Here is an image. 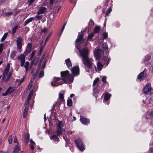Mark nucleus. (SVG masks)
<instances>
[{
	"instance_id": "f257e3e1",
	"label": "nucleus",
	"mask_w": 153,
	"mask_h": 153,
	"mask_svg": "<svg viewBox=\"0 0 153 153\" xmlns=\"http://www.w3.org/2000/svg\"><path fill=\"white\" fill-rule=\"evenodd\" d=\"M77 49L82 57V61L85 66V69L86 71L88 73H94L92 68L94 65L93 63V60L88 57L89 52L88 49L86 48H84L80 50L78 48Z\"/></svg>"
},
{
	"instance_id": "f03ea898",
	"label": "nucleus",
	"mask_w": 153,
	"mask_h": 153,
	"mask_svg": "<svg viewBox=\"0 0 153 153\" xmlns=\"http://www.w3.org/2000/svg\"><path fill=\"white\" fill-rule=\"evenodd\" d=\"M61 76L62 81H60L59 78L55 77L51 82V85L53 86H57L62 84L63 82L65 83L72 82L74 78L72 75L69 74L68 71H66L61 72Z\"/></svg>"
},
{
	"instance_id": "7ed1b4c3",
	"label": "nucleus",
	"mask_w": 153,
	"mask_h": 153,
	"mask_svg": "<svg viewBox=\"0 0 153 153\" xmlns=\"http://www.w3.org/2000/svg\"><path fill=\"white\" fill-rule=\"evenodd\" d=\"M143 92L146 94H150L153 93V89L149 83L146 84L143 89Z\"/></svg>"
},
{
	"instance_id": "20e7f679",
	"label": "nucleus",
	"mask_w": 153,
	"mask_h": 153,
	"mask_svg": "<svg viewBox=\"0 0 153 153\" xmlns=\"http://www.w3.org/2000/svg\"><path fill=\"white\" fill-rule=\"evenodd\" d=\"M75 143L79 149L81 151H83L85 149V148L83 142L80 139H78L75 141Z\"/></svg>"
},
{
	"instance_id": "39448f33",
	"label": "nucleus",
	"mask_w": 153,
	"mask_h": 153,
	"mask_svg": "<svg viewBox=\"0 0 153 153\" xmlns=\"http://www.w3.org/2000/svg\"><path fill=\"white\" fill-rule=\"evenodd\" d=\"M18 59L21 62V66L23 67L25 62V56L24 55L21 54L18 56Z\"/></svg>"
},
{
	"instance_id": "423d86ee",
	"label": "nucleus",
	"mask_w": 153,
	"mask_h": 153,
	"mask_svg": "<svg viewBox=\"0 0 153 153\" xmlns=\"http://www.w3.org/2000/svg\"><path fill=\"white\" fill-rule=\"evenodd\" d=\"M102 54V51L100 49H97L94 53V55L96 59H99Z\"/></svg>"
},
{
	"instance_id": "0eeeda50",
	"label": "nucleus",
	"mask_w": 153,
	"mask_h": 153,
	"mask_svg": "<svg viewBox=\"0 0 153 153\" xmlns=\"http://www.w3.org/2000/svg\"><path fill=\"white\" fill-rule=\"evenodd\" d=\"M72 73L76 76L79 74V68L77 66H75L71 69Z\"/></svg>"
},
{
	"instance_id": "6e6552de",
	"label": "nucleus",
	"mask_w": 153,
	"mask_h": 153,
	"mask_svg": "<svg viewBox=\"0 0 153 153\" xmlns=\"http://www.w3.org/2000/svg\"><path fill=\"white\" fill-rule=\"evenodd\" d=\"M22 38L19 37L16 40V44L17 48L19 49H20L22 47Z\"/></svg>"
},
{
	"instance_id": "1a4fd4ad",
	"label": "nucleus",
	"mask_w": 153,
	"mask_h": 153,
	"mask_svg": "<svg viewBox=\"0 0 153 153\" xmlns=\"http://www.w3.org/2000/svg\"><path fill=\"white\" fill-rule=\"evenodd\" d=\"M32 47V44L30 43H28L27 47L26 48V49L24 52V54L25 55H26L27 54L29 53L31 51Z\"/></svg>"
},
{
	"instance_id": "9d476101",
	"label": "nucleus",
	"mask_w": 153,
	"mask_h": 153,
	"mask_svg": "<svg viewBox=\"0 0 153 153\" xmlns=\"http://www.w3.org/2000/svg\"><path fill=\"white\" fill-rule=\"evenodd\" d=\"M145 71H143V72H142L138 76L137 78V80L139 82H140L141 80L144 78L146 76V74H144L143 72Z\"/></svg>"
},
{
	"instance_id": "9b49d317",
	"label": "nucleus",
	"mask_w": 153,
	"mask_h": 153,
	"mask_svg": "<svg viewBox=\"0 0 153 153\" xmlns=\"http://www.w3.org/2000/svg\"><path fill=\"white\" fill-rule=\"evenodd\" d=\"M80 120L82 124L84 125H87L89 123V121L87 119L84 117H81Z\"/></svg>"
},
{
	"instance_id": "f8f14e48",
	"label": "nucleus",
	"mask_w": 153,
	"mask_h": 153,
	"mask_svg": "<svg viewBox=\"0 0 153 153\" xmlns=\"http://www.w3.org/2000/svg\"><path fill=\"white\" fill-rule=\"evenodd\" d=\"M13 91V88L11 86H10L7 89V91L4 93L2 94V95L3 96H5L8 94H11Z\"/></svg>"
},
{
	"instance_id": "ddd939ff",
	"label": "nucleus",
	"mask_w": 153,
	"mask_h": 153,
	"mask_svg": "<svg viewBox=\"0 0 153 153\" xmlns=\"http://www.w3.org/2000/svg\"><path fill=\"white\" fill-rule=\"evenodd\" d=\"M83 36V33H81V34L79 35L78 37L76 39V42H79L80 43L83 44L84 41L82 40Z\"/></svg>"
},
{
	"instance_id": "4468645a",
	"label": "nucleus",
	"mask_w": 153,
	"mask_h": 153,
	"mask_svg": "<svg viewBox=\"0 0 153 153\" xmlns=\"http://www.w3.org/2000/svg\"><path fill=\"white\" fill-rule=\"evenodd\" d=\"M56 125L58 128H63L62 127L64 126V123L63 122L61 121L57 120L56 122Z\"/></svg>"
},
{
	"instance_id": "2eb2a0df",
	"label": "nucleus",
	"mask_w": 153,
	"mask_h": 153,
	"mask_svg": "<svg viewBox=\"0 0 153 153\" xmlns=\"http://www.w3.org/2000/svg\"><path fill=\"white\" fill-rule=\"evenodd\" d=\"M47 10V9L44 7H41L37 12L38 14L43 13H45Z\"/></svg>"
},
{
	"instance_id": "dca6fc26",
	"label": "nucleus",
	"mask_w": 153,
	"mask_h": 153,
	"mask_svg": "<svg viewBox=\"0 0 153 153\" xmlns=\"http://www.w3.org/2000/svg\"><path fill=\"white\" fill-rule=\"evenodd\" d=\"M111 96V95L110 94L108 93H105V95L103 102H105L107 101L110 99Z\"/></svg>"
},
{
	"instance_id": "f3484780",
	"label": "nucleus",
	"mask_w": 153,
	"mask_h": 153,
	"mask_svg": "<svg viewBox=\"0 0 153 153\" xmlns=\"http://www.w3.org/2000/svg\"><path fill=\"white\" fill-rule=\"evenodd\" d=\"M11 74H10L7 73V74H6L5 73H4L3 76V78L5 81H7L11 77Z\"/></svg>"
},
{
	"instance_id": "a211bd4d",
	"label": "nucleus",
	"mask_w": 153,
	"mask_h": 153,
	"mask_svg": "<svg viewBox=\"0 0 153 153\" xmlns=\"http://www.w3.org/2000/svg\"><path fill=\"white\" fill-rule=\"evenodd\" d=\"M102 48L104 50V52H103V54H104V52L106 53L108 51V46L107 43H104L102 44Z\"/></svg>"
},
{
	"instance_id": "6ab92c4d",
	"label": "nucleus",
	"mask_w": 153,
	"mask_h": 153,
	"mask_svg": "<svg viewBox=\"0 0 153 153\" xmlns=\"http://www.w3.org/2000/svg\"><path fill=\"white\" fill-rule=\"evenodd\" d=\"M29 65L30 64L29 62L27 61L26 62H25V64H24V66H23L24 67L25 69L26 73H27V72L29 70Z\"/></svg>"
},
{
	"instance_id": "aec40b11",
	"label": "nucleus",
	"mask_w": 153,
	"mask_h": 153,
	"mask_svg": "<svg viewBox=\"0 0 153 153\" xmlns=\"http://www.w3.org/2000/svg\"><path fill=\"white\" fill-rule=\"evenodd\" d=\"M19 143H18L17 145L16 146L14 147L13 153H19V152L20 150L18 146Z\"/></svg>"
},
{
	"instance_id": "412c9836",
	"label": "nucleus",
	"mask_w": 153,
	"mask_h": 153,
	"mask_svg": "<svg viewBox=\"0 0 153 153\" xmlns=\"http://www.w3.org/2000/svg\"><path fill=\"white\" fill-rule=\"evenodd\" d=\"M103 65L100 62L98 61L97 63V70L99 71H101L102 69Z\"/></svg>"
},
{
	"instance_id": "4be33fe9",
	"label": "nucleus",
	"mask_w": 153,
	"mask_h": 153,
	"mask_svg": "<svg viewBox=\"0 0 153 153\" xmlns=\"http://www.w3.org/2000/svg\"><path fill=\"white\" fill-rule=\"evenodd\" d=\"M34 19V18L32 17H30L26 20L25 22V25L26 26L27 25L31 22Z\"/></svg>"
},
{
	"instance_id": "5701e85b",
	"label": "nucleus",
	"mask_w": 153,
	"mask_h": 153,
	"mask_svg": "<svg viewBox=\"0 0 153 153\" xmlns=\"http://www.w3.org/2000/svg\"><path fill=\"white\" fill-rule=\"evenodd\" d=\"M65 62L66 63V65L69 68L71 67L72 66V64L69 59H68L65 60Z\"/></svg>"
},
{
	"instance_id": "b1692460",
	"label": "nucleus",
	"mask_w": 153,
	"mask_h": 153,
	"mask_svg": "<svg viewBox=\"0 0 153 153\" xmlns=\"http://www.w3.org/2000/svg\"><path fill=\"white\" fill-rule=\"evenodd\" d=\"M39 61V58L37 57H35L33 60L32 61L31 63L32 65H36Z\"/></svg>"
},
{
	"instance_id": "393cba45",
	"label": "nucleus",
	"mask_w": 153,
	"mask_h": 153,
	"mask_svg": "<svg viewBox=\"0 0 153 153\" xmlns=\"http://www.w3.org/2000/svg\"><path fill=\"white\" fill-rule=\"evenodd\" d=\"M63 130L64 129L63 128H57L56 132L57 135L59 136L62 133Z\"/></svg>"
},
{
	"instance_id": "a878e982",
	"label": "nucleus",
	"mask_w": 153,
	"mask_h": 153,
	"mask_svg": "<svg viewBox=\"0 0 153 153\" xmlns=\"http://www.w3.org/2000/svg\"><path fill=\"white\" fill-rule=\"evenodd\" d=\"M30 148L32 150H33L34 149V148L33 146L35 145V143L34 141L32 140L31 139L30 140Z\"/></svg>"
},
{
	"instance_id": "bb28decb",
	"label": "nucleus",
	"mask_w": 153,
	"mask_h": 153,
	"mask_svg": "<svg viewBox=\"0 0 153 153\" xmlns=\"http://www.w3.org/2000/svg\"><path fill=\"white\" fill-rule=\"evenodd\" d=\"M64 100L63 94H62L60 93L59 94V101L60 102Z\"/></svg>"
},
{
	"instance_id": "cd10ccee",
	"label": "nucleus",
	"mask_w": 153,
	"mask_h": 153,
	"mask_svg": "<svg viewBox=\"0 0 153 153\" xmlns=\"http://www.w3.org/2000/svg\"><path fill=\"white\" fill-rule=\"evenodd\" d=\"M10 67V64L8 63L7 65L6 68L4 69V73H5L6 74H7V73H8L9 69Z\"/></svg>"
},
{
	"instance_id": "c85d7f7f",
	"label": "nucleus",
	"mask_w": 153,
	"mask_h": 153,
	"mask_svg": "<svg viewBox=\"0 0 153 153\" xmlns=\"http://www.w3.org/2000/svg\"><path fill=\"white\" fill-rule=\"evenodd\" d=\"M51 139L54 140L59 141V138L55 134L51 136Z\"/></svg>"
},
{
	"instance_id": "c756f323",
	"label": "nucleus",
	"mask_w": 153,
	"mask_h": 153,
	"mask_svg": "<svg viewBox=\"0 0 153 153\" xmlns=\"http://www.w3.org/2000/svg\"><path fill=\"white\" fill-rule=\"evenodd\" d=\"M146 60L144 61V63L147 65L149 62V61H148L149 60L150 58V56L149 55H147L146 56Z\"/></svg>"
},
{
	"instance_id": "7c9ffc66",
	"label": "nucleus",
	"mask_w": 153,
	"mask_h": 153,
	"mask_svg": "<svg viewBox=\"0 0 153 153\" xmlns=\"http://www.w3.org/2000/svg\"><path fill=\"white\" fill-rule=\"evenodd\" d=\"M100 30V27L98 26H96L94 30V32L95 33H98Z\"/></svg>"
},
{
	"instance_id": "2f4dec72",
	"label": "nucleus",
	"mask_w": 153,
	"mask_h": 153,
	"mask_svg": "<svg viewBox=\"0 0 153 153\" xmlns=\"http://www.w3.org/2000/svg\"><path fill=\"white\" fill-rule=\"evenodd\" d=\"M18 27V25H16L12 28V33L13 34H14Z\"/></svg>"
},
{
	"instance_id": "473e14b6",
	"label": "nucleus",
	"mask_w": 153,
	"mask_h": 153,
	"mask_svg": "<svg viewBox=\"0 0 153 153\" xmlns=\"http://www.w3.org/2000/svg\"><path fill=\"white\" fill-rule=\"evenodd\" d=\"M29 138V134L28 133H26L25 136V140L26 141L27 144V143Z\"/></svg>"
},
{
	"instance_id": "72a5a7b5",
	"label": "nucleus",
	"mask_w": 153,
	"mask_h": 153,
	"mask_svg": "<svg viewBox=\"0 0 153 153\" xmlns=\"http://www.w3.org/2000/svg\"><path fill=\"white\" fill-rule=\"evenodd\" d=\"M35 52L36 51H34L32 52V53L29 56V59H31L33 58V57L35 55Z\"/></svg>"
},
{
	"instance_id": "f704fd0d",
	"label": "nucleus",
	"mask_w": 153,
	"mask_h": 153,
	"mask_svg": "<svg viewBox=\"0 0 153 153\" xmlns=\"http://www.w3.org/2000/svg\"><path fill=\"white\" fill-rule=\"evenodd\" d=\"M16 54V52L14 51H13L11 52L10 55V57L12 59H14V58Z\"/></svg>"
},
{
	"instance_id": "c9c22d12",
	"label": "nucleus",
	"mask_w": 153,
	"mask_h": 153,
	"mask_svg": "<svg viewBox=\"0 0 153 153\" xmlns=\"http://www.w3.org/2000/svg\"><path fill=\"white\" fill-rule=\"evenodd\" d=\"M8 140L9 144H11L12 142V135L9 136Z\"/></svg>"
},
{
	"instance_id": "e433bc0d",
	"label": "nucleus",
	"mask_w": 153,
	"mask_h": 153,
	"mask_svg": "<svg viewBox=\"0 0 153 153\" xmlns=\"http://www.w3.org/2000/svg\"><path fill=\"white\" fill-rule=\"evenodd\" d=\"M7 33H6L4 34L2 38H1V42L3 41L5 39L6 37L7 36Z\"/></svg>"
},
{
	"instance_id": "4c0bfd02",
	"label": "nucleus",
	"mask_w": 153,
	"mask_h": 153,
	"mask_svg": "<svg viewBox=\"0 0 153 153\" xmlns=\"http://www.w3.org/2000/svg\"><path fill=\"white\" fill-rule=\"evenodd\" d=\"M94 36V33H91L90 34H89L88 37V41H90L91 40V39L92 37H93Z\"/></svg>"
},
{
	"instance_id": "58836bf2",
	"label": "nucleus",
	"mask_w": 153,
	"mask_h": 153,
	"mask_svg": "<svg viewBox=\"0 0 153 153\" xmlns=\"http://www.w3.org/2000/svg\"><path fill=\"white\" fill-rule=\"evenodd\" d=\"M72 104V102L71 100L70 99L67 101V105L68 106H71Z\"/></svg>"
},
{
	"instance_id": "ea45409f",
	"label": "nucleus",
	"mask_w": 153,
	"mask_h": 153,
	"mask_svg": "<svg viewBox=\"0 0 153 153\" xmlns=\"http://www.w3.org/2000/svg\"><path fill=\"white\" fill-rule=\"evenodd\" d=\"M13 13V11H10L7 12L5 13V15L6 16H9L11 15Z\"/></svg>"
},
{
	"instance_id": "a19ab883",
	"label": "nucleus",
	"mask_w": 153,
	"mask_h": 153,
	"mask_svg": "<svg viewBox=\"0 0 153 153\" xmlns=\"http://www.w3.org/2000/svg\"><path fill=\"white\" fill-rule=\"evenodd\" d=\"M111 8L110 7H109L107 10L106 15L107 16H108L109 14L111 13Z\"/></svg>"
},
{
	"instance_id": "79ce46f5",
	"label": "nucleus",
	"mask_w": 153,
	"mask_h": 153,
	"mask_svg": "<svg viewBox=\"0 0 153 153\" xmlns=\"http://www.w3.org/2000/svg\"><path fill=\"white\" fill-rule=\"evenodd\" d=\"M107 77L105 76H104L102 77V81L104 83H106L107 81H106Z\"/></svg>"
},
{
	"instance_id": "37998d69",
	"label": "nucleus",
	"mask_w": 153,
	"mask_h": 153,
	"mask_svg": "<svg viewBox=\"0 0 153 153\" xmlns=\"http://www.w3.org/2000/svg\"><path fill=\"white\" fill-rule=\"evenodd\" d=\"M4 45L3 43L0 44V54L2 51Z\"/></svg>"
},
{
	"instance_id": "c03bdc74",
	"label": "nucleus",
	"mask_w": 153,
	"mask_h": 153,
	"mask_svg": "<svg viewBox=\"0 0 153 153\" xmlns=\"http://www.w3.org/2000/svg\"><path fill=\"white\" fill-rule=\"evenodd\" d=\"M43 47H42L40 48V50L38 52V56H39L41 55L42 52L43 51Z\"/></svg>"
},
{
	"instance_id": "a18cd8bd",
	"label": "nucleus",
	"mask_w": 153,
	"mask_h": 153,
	"mask_svg": "<svg viewBox=\"0 0 153 153\" xmlns=\"http://www.w3.org/2000/svg\"><path fill=\"white\" fill-rule=\"evenodd\" d=\"M44 75V72L43 71H42L40 72L39 75V78L42 77Z\"/></svg>"
},
{
	"instance_id": "49530a36",
	"label": "nucleus",
	"mask_w": 153,
	"mask_h": 153,
	"mask_svg": "<svg viewBox=\"0 0 153 153\" xmlns=\"http://www.w3.org/2000/svg\"><path fill=\"white\" fill-rule=\"evenodd\" d=\"M94 25V23L93 21L92 20H90L89 23V25L90 27H91L93 25Z\"/></svg>"
},
{
	"instance_id": "de8ad7c7",
	"label": "nucleus",
	"mask_w": 153,
	"mask_h": 153,
	"mask_svg": "<svg viewBox=\"0 0 153 153\" xmlns=\"http://www.w3.org/2000/svg\"><path fill=\"white\" fill-rule=\"evenodd\" d=\"M99 78H96L94 81L93 85H95L97 83V82L99 81Z\"/></svg>"
},
{
	"instance_id": "09e8293b",
	"label": "nucleus",
	"mask_w": 153,
	"mask_h": 153,
	"mask_svg": "<svg viewBox=\"0 0 153 153\" xmlns=\"http://www.w3.org/2000/svg\"><path fill=\"white\" fill-rule=\"evenodd\" d=\"M25 79V77H24L23 78H21V79H19V82L18 83L19 85H21V84L23 82Z\"/></svg>"
},
{
	"instance_id": "8fccbe9b",
	"label": "nucleus",
	"mask_w": 153,
	"mask_h": 153,
	"mask_svg": "<svg viewBox=\"0 0 153 153\" xmlns=\"http://www.w3.org/2000/svg\"><path fill=\"white\" fill-rule=\"evenodd\" d=\"M103 38H106L108 36V33L106 32H104L103 33Z\"/></svg>"
},
{
	"instance_id": "3c124183",
	"label": "nucleus",
	"mask_w": 153,
	"mask_h": 153,
	"mask_svg": "<svg viewBox=\"0 0 153 153\" xmlns=\"http://www.w3.org/2000/svg\"><path fill=\"white\" fill-rule=\"evenodd\" d=\"M32 85V83L31 82H30L28 86V89L30 90V89Z\"/></svg>"
},
{
	"instance_id": "603ef678",
	"label": "nucleus",
	"mask_w": 153,
	"mask_h": 153,
	"mask_svg": "<svg viewBox=\"0 0 153 153\" xmlns=\"http://www.w3.org/2000/svg\"><path fill=\"white\" fill-rule=\"evenodd\" d=\"M34 1V0H28V2L29 3V5H30Z\"/></svg>"
},
{
	"instance_id": "864d4df0",
	"label": "nucleus",
	"mask_w": 153,
	"mask_h": 153,
	"mask_svg": "<svg viewBox=\"0 0 153 153\" xmlns=\"http://www.w3.org/2000/svg\"><path fill=\"white\" fill-rule=\"evenodd\" d=\"M42 15H36V17L37 19H42Z\"/></svg>"
},
{
	"instance_id": "5fc2aeb1",
	"label": "nucleus",
	"mask_w": 153,
	"mask_h": 153,
	"mask_svg": "<svg viewBox=\"0 0 153 153\" xmlns=\"http://www.w3.org/2000/svg\"><path fill=\"white\" fill-rule=\"evenodd\" d=\"M48 30L46 28H45L43 29H42L41 30V33H45L48 31Z\"/></svg>"
},
{
	"instance_id": "6e6d98bb",
	"label": "nucleus",
	"mask_w": 153,
	"mask_h": 153,
	"mask_svg": "<svg viewBox=\"0 0 153 153\" xmlns=\"http://www.w3.org/2000/svg\"><path fill=\"white\" fill-rule=\"evenodd\" d=\"M28 109V107H26L24 110V112L27 113Z\"/></svg>"
},
{
	"instance_id": "4d7b16f0",
	"label": "nucleus",
	"mask_w": 153,
	"mask_h": 153,
	"mask_svg": "<svg viewBox=\"0 0 153 153\" xmlns=\"http://www.w3.org/2000/svg\"><path fill=\"white\" fill-rule=\"evenodd\" d=\"M33 91H31L29 94L28 96L32 97V95L33 94Z\"/></svg>"
},
{
	"instance_id": "13d9d810",
	"label": "nucleus",
	"mask_w": 153,
	"mask_h": 153,
	"mask_svg": "<svg viewBox=\"0 0 153 153\" xmlns=\"http://www.w3.org/2000/svg\"><path fill=\"white\" fill-rule=\"evenodd\" d=\"M27 114V113L24 112L23 114V117L24 118H26Z\"/></svg>"
},
{
	"instance_id": "bf43d9fd",
	"label": "nucleus",
	"mask_w": 153,
	"mask_h": 153,
	"mask_svg": "<svg viewBox=\"0 0 153 153\" xmlns=\"http://www.w3.org/2000/svg\"><path fill=\"white\" fill-rule=\"evenodd\" d=\"M13 141H14V143H18L17 142V138L16 137H14V140H13Z\"/></svg>"
},
{
	"instance_id": "052dcab7",
	"label": "nucleus",
	"mask_w": 153,
	"mask_h": 153,
	"mask_svg": "<svg viewBox=\"0 0 153 153\" xmlns=\"http://www.w3.org/2000/svg\"><path fill=\"white\" fill-rule=\"evenodd\" d=\"M65 27H64L63 26L62 27V28L61 31V32H60V33L59 34V36H60L61 34L62 33V32H63V30H64V29L65 28Z\"/></svg>"
},
{
	"instance_id": "680f3d73",
	"label": "nucleus",
	"mask_w": 153,
	"mask_h": 153,
	"mask_svg": "<svg viewBox=\"0 0 153 153\" xmlns=\"http://www.w3.org/2000/svg\"><path fill=\"white\" fill-rule=\"evenodd\" d=\"M65 27H64L63 26L62 27V28L61 31V32H60V33L59 34V36H60L61 34L62 33V32H63V30H64V29L65 28Z\"/></svg>"
},
{
	"instance_id": "e2e57ef3",
	"label": "nucleus",
	"mask_w": 153,
	"mask_h": 153,
	"mask_svg": "<svg viewBox=\"0 0 153 153\" xmlns=\"http://www.w3.org/2000/svg\"><path fill=\"white\" fill-rule=\"evenodd\" d=\"M46 65V62L44 61L43 62V65L42 66V68L44 69L45 68Z\"/></svg>"
},
{
	"instance_id": "0e129e2a",
	"label": "nucleus",
	"mask_w": 153,
	"mask_h": 153,
	"mask_svg": "<svg viewBox=\"0 0 153 153\" xmlns=\"http://www.w3.org/2000/svg\"><path fill=\"white\" fill-rule=\"evenodd\" d=\"M150 153H153V148H151L149 149Z\"/></svg>"
},
{
	"instance_id": "69168bd1",
	"label": "nucleus",
	"mask_w": 153,
	"mask_h": 153,
	"mask_svg": "<svg viewBox=\"0 0 153 153\" xmlns=\"http://www.w3.org/2000/svg\"><path fill=\"white\" fill-rule=\"evenodd\" d=\"M56 102L53 105V107L52 108V109L50 110L51 111H53V108H54L55 106L56 105Z\"/></svg>"
},
{
	"instance_id": "338daca9",
	"label": "nucleus",
	"mask_w": 153,
	"mask_h": 153,
	"mask_svg": "<svg viewBox=\"0 0 153 153\" xmlns=\"http://www.w3.org/2000/svg\"><path fill=\"white\" fill-rule=\"evenodd\" d=\"M54 1V0H50V1H49L50 4H53Z\"/></svg>"
},
{
	"instance_id": "774afa93",
	"label": "nucleus",
	"mask_w": 153,
	"mask_h": 153,
	"mask_svg": "<svg viewBox=\"0 0 153 153\" xmlns=\"http://www.w3.org/2000/svg\"><path fill=\"white\" fill-rule=\"evenodd\" d=\"M32 97H30L29 96H28V99H27V100H28V102H30V101L31 99V98Z\"/></svg>"
}]
</instances>
